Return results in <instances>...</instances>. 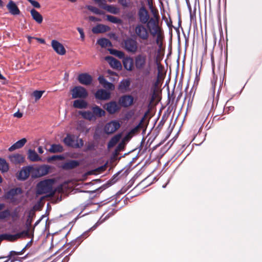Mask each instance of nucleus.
Instances as JSON below:
<instances>
[{
    "label": "nucleus",
    "mask_w": 262,
    "mask_h": 262,
    "mask_svg": "<svg viewBox=\"0 0 262 262\" xmlns=\"http://www.w3.org/2000/svg\"><path fill=\"white\" fill-rule=\"evenodd\" d=\"M41 219H39L38 220H37L34 224V226H33V228L32 229V233L31 234V236L32 237H33V234H34V228L35 227L40 223V222L41 221Z\"/></svg>",
    "instance_id": "obj_56"
},
{
    "label": "nucleus",
    "mask_w": 262,
    "mask_h": 262,
    "mask_svg": "<svg viewBox=\"0 0 262 262\" xmlns=\"http://www.w3.org/2000/svg\"><path fill=\"white\" fill-rule=\"evenodd\" d=\"M106 19L108 21H109L112 23L121 24L122 22L121 19L117 18V17L111 15H106Z\"/></svg>",
    "instance_id": "obj_41"
},
{
    "label": "nucleus",
    "mask_w": 262,
    "mask_h": 262,
    "mask_svg": "<svg viewBox=\"0 0 262 262\" xmlns=\"http://www.w3.org/2000/svg\"><path fill=\"white\" fill-rule=\"evenodd\" d=\"M110 30V27L103 24H98L92 28V32L94 34L105 33Z\"/></svg>",
    "instance_id": "obj_24"
},
{
    "label": "nucleus",
    "mask_w": 262,
    "mask_h": 262,
    "mask_svg": "<svg viewBox=\"0 0 262 262\" xmlns=\"http://www.w3.org/2000/svg\"><path fill=\"white\" fill-rule=\"evenodd\" d=\"M122 61L125 69L128 71H133L134 69V59L130 57H124Z\"/></svg>",
    "instance_id": "obj_23"
},
{
    "label": "nucleus",
    "mask_w": 262,
    "mask_h": 262,
    "mask_svg": "<svg viewBox=\"0 0 262 262\" xmlns=\"http://www.w3.org/2000/svg\"><path fill=\"white\" fill-rule=\"evenodd\" d=\"M134 64L137 70L143 71L145 77L149 75L151 72V57L145 53H141L134 57Z\"/></svg>",
    "instance_id": "obj_1"
},
{
    "label": "nucleus",
    "mask_w": 262,
    "mask_h": 262,
    "mask_svg": "<svg viewBox=\"0 0 262 262\" xmlns=\"http://www.w3.org/2000/svg\"><path fill=\"white\" fill-rule=\"evenodd\" d=\"M123 49L128 53L135 54L138 50V43L135 39L128 37L122 42Z\"/></svg>",
    "instance_id": "obj_6"
},
{
    "label": "nucleus",
    "mask_w": 262,
    "mask_h": 262,
    "mask_svg": "<svg viewBox=\"0 0 262 262\" xmlns=\"http://www.w3.org/2000/svg\"><path fill=\"white\" fill-rule=\"evenodd\" d=\"M125 17L129 23H133L136 21V17L135 12L134 11H129L125 14Z\"/></svg>",
    "instance_id": "obj_40"
},
{
    "label": "nucleus",
    "mask_w": 262,
    "mask_h": 262,
    "mask_svg": "<svg viewBox=\"0 0 262 262\" xmlns=\"http://www.w3.org/2000/svg\"><path fill=\"white\" fill-rule=\"evenodd\" d=\"M54 183V180L53 179H46L40 181L36 186V194H47V197H53L55 195V191H53V189Z\"/></svg>",
    "instance_id": "obj_2"
},
{
    "label": "nucleus",
    "mask_w": 262,
    "mask_h": 262,
    "mask_svg": "<svg viewBox=\"0 0 262 262\" xmlns=\"http://www.w3.org/2000/svg\"><path fill=\"white\" fill-rule=\"evenodd\" d=\"M118 2L123 8H127L129 6L127 0H118Z\"/></svg>",
    "instance_id": "obj_48"
},
{
    "label": "nucleus",
    "mask_w": 262,
    "mask_h": 262,
    "mask_svg": "<svg viewBox=\"0 0 262 262\" xmlns=\"http://www.w3.org/2000/svg\"><path fill=\"white\" fill-rule=\"evenodd\" d=\"M53 191H55V193L56 192H58V193H61L63 191L62 186L61 185L58 186L55 189H53Z\"/></svg>",
    "instance_id": "obj_55"
},
{
    "label": "nucleus",
    "mask_w": 262,
    "mask_h": 262,
    "mask_svg": "<svg viewBox=\"0 0 262 262\" xmlns=\"http://www.w3.org/2000/svg\"><path fill=\"white\" fill-rule=\"evenodd\" d=\"M89 19L90 20L92 21H101V19L100 18H98L97 17L93 16H89Z\"/></svg>",
    "instance_id": "obj_59"
},
{
    "label": "nucleus",
    "mask_w": 262,
    "mask_h": 262,
    "mask_svg": "<svg viewBox=\"0 0 262 262\" xmlns=\"http://www.w3.org/2000/svg\"><path fill=\"white\" fill-rule=\"evenodd\" d=\"M35 216V211L33 209H31L29 211L27 219L26 221L25 226V230L24 231H27V235H26V237L28 238H29L31 237V229L32 227V223L33 220V219Z\"/></svg>",
    "instance_id": "obj_11"
},
{
    "label": "nucleus",
    "mask_w": 262,
    "mask_h": 262,
    "mask_svg": "<svg viewBox=\"0 0 262 262\" xmlns=\"http://www.w3.org/2000/svg\"><path fill=\"white\" fill-rule=\"evenodd\" d=\"M51 46L54 50L59 55H63L66 53V50L63 46L56 40H52Z\"/></svg>",
    "instance_id": "obj_18"
},
{
    "label": "nucleus",
    "mask_w": 262,
    "mask_h": 262,
    "mask_svg": "<svg viewBox=\"0 0 262 262\" xmlns=\"http://www.w3.org/2000/svg\"><path fill=\"white\" fill-rule=\"evenodd\" d=\"M87 102L81 99L76 100L73 102V106L78 108H85L87 107Z\"/></svg>",
    "instance_id": "obj_33"
},
{
    "label": "nucleus",
    "mask_w": 262,
    "mask_h": 262,
    "mask_svg": "<svg viewBox=\"0 0 262 262\" xmlns=\"http://www.w3.org/2000/svg\"><path fill=\"white\" fill-rule=\"evenodd\" d=\"M11 216V211L9 209L0 211V221H6Z\"/></svg>",
    "instance_id": "obj_34"
},
{
    "label": "nucleus",
    "mask_w": 262,
    "mask_h": 262,
    "mask_svg": "<svg viewBox=\"0 0 262 262\" xmlns=\"http://www.w3.org/2000/svg\"><path fill=\"white\" fill-rule=\"evenodd\" d=\"M27 139L26 138H23L19 141L15 142L14 144L11 146L9 148V150L10 151H12L16 149H19L21 148L24 146V145L27 142Z\"/></svg>",
    "instance_id": "obj_27"
},
{
    "label": "nucleus",
    "mask_w": 262,
    "mask_h": 262,
    "mask_svg": "<svg viewBox=\"0 0 262 262\" xmlns=\"http://www.w3.org/2000/svg\"><path fill=\"white\" fill-rule=\"evenodd\" d=\"M79 114L85 119L88 120L89 121L95 120V118L94 117V114L91 111H88L80 112Z\"/></svg>",
    "instance_id": "obj_35"
},
{
    "label": "nucleus",
    "mask_w": 262,
    "mask_h": 262,
    "mask_svg": "<svg viewBox=\"0 0 262 262\" xmlns=\"http://www.w3.org/2000/svg\"><path fill=\"white\" fill-rule=\"evenodd\" d=\"M95 2L97 3L99 6L104 9L105 6H107L106 2L105 0H94Z\"/></svg>",
    "instance_id": "obj_46"
},
{
    "label": "nucleus",
    "mask_w": 262,
    "mask_h": 262,
    "mask_svg": "<svg viewBox=\"0 0 262 262\" xmlns=\"http://www.w3.org/2000/svg\"><path fill=\"white\" fill-rule=\"evenodd\" d=\"M125 144L123 142H122L118 145L116 149H117V150L119 151L120 152L121 151L123 150Z\"/></svg>",
    "instance_id": "obj_53"
},
{
    "label": "nucleus",
    "mask_w": 262,
    "mask_h": 262,
    "mask_svg": "<svg viewBox=\"0 0 262 262\" xmlns=\"http://www.w3.org/2000/svg\"><path fill=\"white\" fill-rule=\"evenodd\" d=\"M105 60L108 62L110 66L114 69L120 70L122 68L121 62L112 56L105 57Z\"/></svg>",
    "instance_id": "obj_22"
},
{
    "label": "nucleus",
    "mask_w": 262,
    "mask_h": 262,
    "mask_svg": "<svg viewBox=\"0 0 262 262\" xmlns=\"http://www.w3.org/2000/svg\"><path fill=\"white\" fill-rule=\"evenodd\" d=\"M35 39L36 40H37L41 43H43V44L45 43V39H43L42 38H35Z\"/></svg>",
    "instance_id": "obj_63"
},
{
    "label": "nucleus",
    "mask_w": 262,
    "mask_h": 262,
    "mask_svg": "<svg viewBox=\"0 0 262 262\" xmlns=\"http://www.w3.org/2000/svg\"><path fill=\"white\" fill-rule=\"evenodd\" d=\"M27 234L28 233L27 231H22L15 234H10L8 233L2 234L0 235V237H2L3 240L13 242L19 238L27 237L26 235H27Z\"/></svg>",
    "instance_id": "obj_10"
},
{
    "label": "nucleus",
    "mask_w": 262,
    "mask_h": 262,
    "mask_svg": "<svg viewBox=\"0 0 262 262\" xmlns=\"http://www.w3.org/2000/svg\"><path fill=\"white\" fill-rule=\"evenodd\" d=\"M72 91L73 98H85L88 96V93L86 89L81 86L74 87Z\"/></svg>",
    "instance_id": "obj_12"
},
{
    "label": "nucleus",
    "mask_w": 262,
    "mask_h": 262,
    "mask_svg": "<svg viewBox=\"0 0 262 262\" xmlns=\"http://www.w3.org/2000/svg\"><path fill=\"white\" fill-rule=\"evenodd\" d=\"M31 15L32 18L38 24H41L43 20V17L42 15L35 9H32L30 11Z\"/></svg>",
    "instance_id": "obj_28"
},
{
    "label": "nucleus",
    "mask_w": 262,
    "mask_h": 262,
    "mask_svg": "<svg viewBox=\"0 0 262 262\" xmlns=\"http://www.w3.org/2000/svg\"><path fill=\"white\" fill-rule=\"evenodd\" d=\"M119 174H120V172H118L116 175H114L113 176V178L111 180V182H112V183H114L117 181V180H118L117 177Z\"/></svg>",
    "instance_id": "obj_60"
},
{
    "label": "nucleus",
    "mask_w": 262,
    "mask_h": 262,
    "mask_svg": "<svg viewBox=\"0 0 262 262\" xmlns=\"http://www.w3.org/2000/svg\"><path fill=\"white\" fill-rule=\"evenodd\" d=\"M89 231H86L76 239L75 243H77V244L76 246V247H77V246L80 244V243L82 242V241L84 238L87 237L89 236Z\"/></svg>",
    "instance_id": "obj_44"
},
{
    "label": "nucleus",
    "mask_w": 262,
    "mask_h": 262,
    "mask_svg": "<svg viewBox=\"0 0 262 262\" xmlns=\"http://www.w3.org/2000/svg\"><path fill=\"white\" fill-rule=\"evenodd\" d=\"M110 53L113 55H115L120 59H123L124 57V53L122 51L117 50L114 49H108Z\"/></svg>",
    "instance_id": "obj_38"
},
{
    "label": "nucleus",
    "mask_w": 262,
    "mask_h": 262,
    "mask_svg": "<svg viewBox=\"0 0 262 262\" xmlns=\"http://www.w3.org/2000/svg\"><path fill=\"white\" fill-rule=\"evenodd\" d=\"M33 168L31 166L23 167L17 174L16 177L18 180L24 181L27 179Z\"/></svg>",
    "instance_id": "obj_13"
},
{
    "label": "nucleus",
    "mask_w": 262,
    "mask_h": 262,
    "mask_svg": "<svg viewBox=\"0 0 262 262\" xmlns=\"http://www.w3.org/2000/svg\"><path fill=\"white\" fill-rule=\"evenodd\" d=\"M118 103L124 107H129L134 103V97L130 95H123L119 98Z\"/></svg>",
    "instance_id": "obj_14"
},
{
    "label": "nucleus",
    "mask_w": 262,
    "mask_h": 262,
    "mask_svg": "<svg viewBox=\"0 0 262 262\" xmlns=\"http://www.w3.org/2000/svg\"><path fill=\"white\" fill-rule=\"evenodd\" d=\"M63 143L68 147L75 148H79L83 146V141L82 139L77 140L75 143V136L73 135L68 134L66 137L63 139Z\"/></svg>",
    "instance_id": "obj_8"
},
{
    "label": "nucleus",
    "mask_w": 262,
    "mask_h": 262,
    "mask_svg": "<svg viewBox=\"0 0 262 262\" xmlns=\"http://www.w3.org/2000/svg\"><path fill=\"white\" fill-rule=\"evenodd\" d=\"M34 7L36 8H40V4L36 1L34 0H27Z\"/></svg>",
    "instance_id": "obj_50"
},
{
    "label": "nucleus",
    "mask_w": 262,
    "mask_h": 262,
    "mask_svg": "<svg viewBox=\"0 0 262 262\" xmlns=\"http://www.w3.org/2000/svg\"><path fill=\"white\" fill-rule=\"evenodd\" d=\"M95 96L98 99L106 100L110 98L111 94L105 90L100 89L97 91L95 94Z\"/></svg>",
    "instance_id": "obj_21"
},
{
    "label": "nucleus",
    "mask_w": 262,
    "mask_h": 262,
    "mask_svg": "<svg viewBox=\"0 0 262 262\" xmlns=\"http://www.w3.org/2000/svg\"><path fill=\"white\" fill-rule=\"evenodd\" d=\"M62 159V157L61 156L54 155L52 156L49 158V160H56L57 159L60 160Z\"/></svg>",
    "instance_id": "obj_57"
},
{
    "label": "nucleus",
    "mask_w": 262,
    "mask_h": 262,
    "mask_svg": "<svg viewBox=\"0 0 262 262\" xmlns=\"http://www.w3.org/2000/svg\"><path fill=\"white\" fill-rule=\"evenodd\" d=\"M88 9L91 11V12H93L94 13L96 14H99V15H102L104 14V13L102 11H101L98 8L92 6H88Z\"/></svg>",
    "instance_id": "obj_42"
},
{
    "label": "nucleus",
    "mask_w": 262,
    "mask_h": 262,
    "mask_svg": "<svg viewBox=\"0 0 262 262\" xmlns=\"http://www.w3.org/2000/svg\"><path fill=\"white\" fill-rule=\"evenodd\" d=\"M95 147V144L94 143H93V142L88 143V144H86V147H85V149L84 150V151H88L94 150Z\"/></svg>",
    "instance_id": "obj_47"
},
{
    "label": "nucleus",
    "mask_w": 262,
    "mask_h": 262,
    "mask_svg": "<svg viewBox=\"0 0 262 262\" xmlns=\"http://www.w3.org/2000/svg\"><path fill=\"white\" fill-rule=\"evenodd\" d=\"M45 91H34L32 93V96L35 97V101L38 100L42 96Z\"/></svg>",
    "instance_id": "obj_43"
},
{
    "label": "nucleus",
    "mask_w": 262,
    "mask_h": 262,
    "mask_svg": "<svg viewBox=\"0 0 262 262\" xmlns=\"http://www.w3.org/2000/svg\"><path fill=\"white\" fill-rule=\"evenodd\" d=\"M48 151L51 153L61 152L63 151V147L59 144H53L51 145V147Z\"/></svg>",
    "instance_id": "obj_32"
},
{
    "label": "nucleus",
    "mask_w": 262,
    "mask_h": 262,
    "mask_svg": "<svg viewBox=\"0 0 262 262\" xmlns=\"http://www.w3.org/2000/svg\"><path fill=\"white\" fill-rule=\"evenodd\" d=\"M78 80L82 84L89 85L91 84L93 78L88 73H81L78 75Z\"/></svg>",
    "instance_id": "obj_19"
},
{
    "label": "nucleus",
    "mask_w": 262,
    "mask_h": 262,
    "mask_svg": "<svg viewBox=\"0 0 262 262\" xmlns=\"http://www.w3.org/2000/svg\"><path fill=\"white\" fill-rule=\"evenodd\" d=\"M23 193L22 189L19 187L12 188L5 193L4 198L7 200H9L11 202L15 201L14 196L17 194H20Z\"/></svg>",
    "instance_id": "obj_16"
},
{
    "label": "nucleus",
    "mask_w": 262,
    "mask_h": 262,
    "mask_svg": "<svg viewBox=\"0 0 262 262\" xmlns=\"http://www.w3.org/2000/svg\"><path fill=\"white\" fill-rule=\"evenodd\" d=\"M156 64L157 67L158 73L163 72L164 67L163 65H162L159 61H158L157 59H156Z\"/></svg>",
    "instance_id": "obj_49"
},
{
    "label": "nucleus",
    "mask_w": 262,
    "mask_h": 262,
    "mask_svg": "<svg viewBox=\"0 0 262 262\" xmlns=\"http://www.w3.org/2000/svg\"><path fill=\"white\" fill-rule=\"evenodd\" d=\"M28 158L32 162H37L41 160V158L38 155L34 150L29 149Z\"/></svg>",
    "instance_id": "obj_29"
},
{
    "label": "nucleus",
    "mask_w": 262,
    "mask_h": 262,
    "mask_svg": "<svg viewBox=\"0 0 262 262\" xmlns=\"http://www.w3.org/2000/svg\"><path fill=\"white\" fill-rule=\"evenodd\" d=\"M97 43L102 48L112 46V43L109 39L102 38L97 40Z\"/></svg>",
    "instance_id": "obj_36"
},
{
    "label": "nucleus",
    "mask_w": 262,
    "mask_h": 262,
    "mask_svg": "<svg viewBox=\"0 0 262 262\" xmlns=\"http://www.w3.org/2000/svg\"><path fill=\"white\" fill-rule=\"evenodd\" d=\"M162 84V81L156 79L153 82L152 86L150 89V97L149 98V104H152L154 102L157 100L160 101L161 97L162 90L160 89Z\"/></svg>",
    "instance_id": "obj_5"
},
{
    "label": "nucleus",
    "mask_w": 262,
    "mask_h": 262,
    "mask_svg": "<svg viewBox=\"0 0 262 262\" xmlns=\"http://www.w3.org/2000/svg\"><path fill=\"white\" fill-rule=\"evenodd\" d=\"M120 127V123L117 121H112L104 126V130L106 134H111L116 132Z\"/></svg>",
    "instance_id": "obj_15"
},
{
    "label": "nucleus",
    "mask_w": 262,
    "mask_h": 262,
    "mask_svg": "<svg viewBox=\"0 0 262 262\" xmlns=\"http://www.w3.org/2000/svg\"><path fill=\"white\" fill-rule=\"evenodd\" d=\"M9 170V165L6 161L2 158H0V170L3 172H6Z\"/></svg>",
    "instance_id": "obj_39"
},
{
    "label": "nucleus",
    "mask_w": 262,
    "mask_h": 262,
    "mask_svg": "<svg viewBox=\"0 0 262 262\" xmlns=\"http://www.w3.org/2000/svg\"><path fill=\"white\" fill-rule=\"evenodd\" d=\"M32 242H33V241L32 239H31L30 242H29L26 245V246H25V247L21 250L23 251V252L24 253L25 249L27 248V247H30L32 244Z\"/></svg>",
    "instance_id": "obj_61"
},
{
    "label": "nucleus",
    "mask_w": 262,
    "mask_h": 262,
    "mask_svg": "<svg viewBox=\"0 0 262 262\" xmlns=\"http://www.w3.org/2000/svg\"><path fill=\"white\" fill-rule=\"evenodd\" d=\"M104 10L114 14H117L119 12V9L112 5H107V6H105Z\"/></svg>",
    "instance_id": "obj_37"
},
{
    "label": "nucleus",
    "mask_w": 262,
    "mask_h": 262,
    "mask_svg": "<svg viewBox=\"0 0 262 262\" xmlns=\"http://www.w3.org/2000/svg\"><path fill=\"white\" fill-rule=\"evenodd\" d=\"M14 116L18 118H21L23 116V114L19 111L17 112L16 113H14Z\"/></svg>",
    "instance_id": "obj_62"
},
{
    "label": "nucleus",
    "mask_w": 262,
    "mask_h": 262,
    "mask_svg": "<svg viewBox=\"0 0 262 262\" xmlns=\"http://www.w3.org/2000/svg\"><path fill=\"white\" fill-rule=\"evenodd\" d=\"M9 158L10 161L15 164L23 163L25 161V157L19 154H15L10 155L9 156Z\"/></svg>",
    "instance_id": "obj_25"
},
{
    "label": "nucleus",
    "mask_w": 262,
    "mask_h": 262,
    "mask_svg": "<svg viewBox=\"0 0 262 262\" xmlns=\"http://www.w3.org/2000/svg\"><path fill=\"white\" fill-rule=\"evenodd\" d=\"M98 80L99 81V83L103 85V86L106 84L107 82V80L104 78V77L103 76H100L98 77Z\"/></svg>",
    "instance_id": "obj_54"
},
{
    "label": "nucleus",
    "mask_w": 262,
    "mask_h": 262,
    "mask_svg": "<svg viewBox=\"0 0 262 262\" xmlns=\"http://www.w3.org/2000/svg\"><path fill=\"white\" fill-rule=\"evenodd\" d=\"M103 87L108 89L109 90H112L114 89V85L113 83L107 81L105 84L103 85Z\"/></svg>",
    "instance_id": "obj_52"
},
{
    "label": "nucleus",
    "mask_w": 262,
    "mask_h": 262,
    "mask_svg": "<svg viewBox=\"0 0 262 262\" xmlns=\"http://www.w3.org/2000/svg\"><path fill=\"white\" fill-rule=\"evenodd\" d=\"M103 107L110 114H114L118 112L120 109V106L115 101L106 103Z\"/></svg>",
    "instance_id": "obj_17"
},
{
    "label": "nucleus",
    "mask_w": 262,
    "mask_h": 262,
    "mask_svg": "<svg viewBox=\"0 0 262 262\" xmlns=\"http://www.w3.org/2000/svg\"><path fill=\"white\" fill-rule=\"evenodd\" d=\"M7 8L9 10V13L12 15H19L20 13L18 7L12 0H9L7 5Z\"/></svg>",
    "instance_id": "obj_20"
},
{
    "label": "nucleus",
    "mask_w": 262,
    "mask_h": 262,
    "mask_svg": "<svg viewBox=\"0 0 262 262\" xmlns=\"http://www.w3.org/2000/svg\"><path fill=\"white\" fill-rule=\"evenodd\" d=\"M137 16L139 21V24H146L151 33L152 23H150V16L145 6H142L138 8Z\"/></svg>",
    "instance_id": "obj_4"
},
{
    "label": "nucleus",
    "mask_w": 262,
    "mask_h": 262,
    "mask_svg": "<svg viewBox=\"0 0 262 262\" xmlns=\"http://www.w3.org/2000/svg\"><path fill=\"white\" fill-rule=\"evenodd\" d=\"M92 112L94 114V117H95V120L97 118L102 117L105 115V111L97 105H95L92 107Z\"/></svg>",
    "instance_id": "obj_26"
},
{
    "label": "nucleus",
    "mask_w": 262,
    "mask_h": 262,
    "mask_svg": "<svg viewBox=\"0 0 262 262\" xmlns=\"http://www.w3.org/2000/svg\"><path fill=\"white\" fill-rule=\"evenodd\" d=\"M121 134H117L113 137L107 143V148L110 149L113 147L120 140Z\"/></svg>",
    "instance_id": "obj_30"
},
{
    "label": "nucleus",
    "mask_w": 262,
    "mask_h": 262,
    "mask_svg": "<svg viewBox=\"0 0 262 262\" xmlns=\"http://www.w3.org/2000/svg\"><path fill=\"white\" fill-rule=\"evenodd\" d=\"M150 10L153 16L152 17H150V23H152L151 34L153 36H157V41L158 42V39L161 37V28L159 25L160 15L158 10L157 8H154Z\"/></svg>",
    "instance_id": "obj_3"
},
{
    "label": "nucleus",
    "mask_w": 262,
    "mask_h": 262,
    "mask_svg": "<svg viewBox=\"0 0 262 262\" xmlns=\"http://www.w3.org/2000/svg\"><path fill=\"white\" fill-rule=\"evenodd\" d=\"M164 78V74L163 72L158 73L156 79H158L159 80L162 81Z\"/></svg>",
    "instance_id": "obj_58"
},
{
    "label": "nucleus",
    "mask_w": 262,
    "mask_h": 262,
    "mask_svg": "<svg viewBox=\"0 0 262 262\" xmlns=\"http://www.w3.org/2000/svg\"><path fill=\"white\" fill-rule=\"evenodd\" d=\"M149 29L146 24H137L134 28V32L136 35L143 40H148L149 37Z\"/></svg>",
    "instance_id": "obj_7"
},
{
    "label": "nucleus",
    "mask_w": 262,
    "mask_h": 262,
    "mask_svg": "<svg viewBox=\"0 0 262 262\" xmlns=\"http://www.w3.org/2000/svg\"><path fill=\"white\" fill-rule=\"evenodd\" d=\"M119 152H120V151L117 150V149L115 148V150H114V151L113 152V156L114 157H117V156H118L119 155Z\"/></svg>",
    "instance_id": "obj_64"
},
{
    "label": "nucleus",
    "mask_w": 262,
    "mask_h": 262,
    "mask_svg": "<svg viewBox=\"0 0 262 262\" xmlns=\"http://www.w3.org/2000/svg\"><path fill=\"white\" fill-rule=\"evenodd\" d=\"M130 85V81L128 80H125L120 82L119 87L121 89L126 90Z\"/></svg>",
    "instance_id": "obj_45"
},
{
    "label": "nucleus",
    "mask_w": 262,
    "mask_h": 262,
    "mask_svg": "<svg viewBox=\"0 0 262 262\" xmlns=\"http://www.w3.org/2000/svg\"><path fill=\"white\" fill-rule=\"evenodd\" d=\"M148 114V111L146 112L143 116L142 117L141 120L139 124L132 128L129 132V135H135L140 133L141 129H143L145 130L146 129L147 125L148 124V122L146 121V120L147 118V115Z\"/></svg>",
    "instance_id": "obj_9"
},
{
    "label": "nucleus",
    "mask_w": 262,
    "mask_h": 262,
    "mask_svg": "<svg viewBox=\"0 0 262 262\" xmlns=\"http://www.w3.org/2000/svg\"><path fill=\"white\" fill-rule=\"evenodd\" d=\"M79 164L78 161L72 160L66 162L63 165V168L66 169H72L77 167Z\"/></svg>",
    "instance_id": "obj_31"
},
{
    "label": "nucleus",
    "mask_w": 262,
    "mask_h": 262,
    "mask_svg": "<svg viewBox=\"0 0 262 262\" xmlns=\"http://www.w3.org/2000/svg\"><path fill=\"white\" fill-rule=\"evenodd\" d=\"M77 30L80 35V37H81V40H84V38H85V35H84V33L83 29L81 28L78 27L77 28Z\"/></svg>",
    "instance_id": "obj_51"
}]
</instances>
